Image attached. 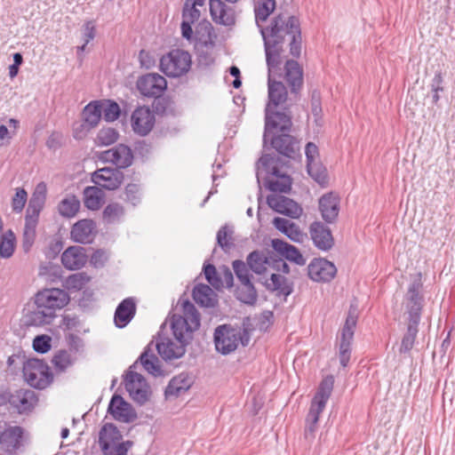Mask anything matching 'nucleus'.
<instances>
[{
    "mask_svg": "<svg viewBox=\"0 0 455 455\" xmlns=\"http://www.w3.org/2000/svg\"><path fill=\"white\" fill-rule=\"evenodd\" d=\"M264 41L267 65L274 70V64L283 63L286 42L290 52L299 57L301 50V31L299 20L295 16L278 15L266 27H259Z\"/></svg>",
    "mask_w": 455,
    "mask_h": 455,
    "instance_id": "nucleus-1",
    "label": "nucleus"
},
{
    "mask_svg": "<svg viewBox=\"0 0 455 455\" xmlns=\"http://www.w3.org/2000/svg\"><path fill=\"white\" fill-rule=\"evenodd\" d=\"M181 315H173L171 320V329L174 339L158 335L156 349L161 357L165 360L180 358L186 352V346L192 339L194 331L200 327V314L195 305L188 299L180 300Z\"/></svg>",
    "mask_w": 455,
    "mask_h": 455,
    "instance_id": "nucleus-2",
    "label": "nucleus"
},
{
    "mask_svg": "<svg viewBox=\"0 0 455 455\" xmlns=\"http://www.w3.org/2000/svg\"><path fill=\"white\" fill-rule=\"evenodd\" d=\"M57 310V288L51 287L38 291L34 297V304L25 309L23 315L27 326H43L51 323Z\"/></svg>",
    "mask_w": 455,
    "mask_h": 455,
    "instance_id": "nucleus-3",
    "label": "nucleus"
},
{
    "mask_svg": "<svg viewBox=\"0 0 455 455\" xmlns=\"http://www.w3.org/2000/svg\"><path fill=\"white\" fill-rule=\"evenodd\" d=\"M46 196L47 186L44 182H40L36 185L28 201L21 239V247L26 253L31 250L35 243L38 219L45 204Z\"/></svg>",
    "mask_w": 455,
    "mask_h": 455,
    "instance_id": "nucleus-4",
    "label": "nucleus"
},
{
    "mask_svg": "<svg viewBox=\"0 0 455 455\" xmlns=\"http://www.w3.org/2000/svg\"><path fill=\"white\" fill-rule=\"evenodd\" d=\"M99 445L104 455H127L133 443L124 441L119 429L114 424L107 423L100 430Z\"/></svg>",
    "mask_w": 455,
    "mask_h": 455,
    "instance_id": "nucleus-5",
    "label": "nucleus"
},
{
    "mask_svg": "<svg viewBox=\"0 0 455 455\" xmlns=\"http://www.w3.org/2000/svg\"><path fill=\"white\" fill-rule=\"evenodd\" d=\"M249 337L245 331L223 324L214 331V345L216 350L221 355H227L235 352L238 346H246Z\"/></svg>",
    "mask_w": 455,
    "mask_h": 455,
    "instance_id": "nucleus-6",
    "label": "nucleus"
},
{
    "mask_svg": "<svg viewBox=\"0 0 455 455\" xmlns=\"http://www.w3.org/2000/svg\"><path fill=\"white\" fill-rule=\"evenodd\" d=\"M356 308L350 307L345 323L337 336L338 357L342 367H347L352 353V342L357 323Z\"/></svg>",
    "mask_w": 455,
    "mask_h": 455,
    "instance_id": "nucleus-7",
    "label": "nucleus"
},
{
    "mask_svg": "<svg viewBox=\"0 0 455 455\" xmlns=\"http://www.w3.org/2000/svg\"><path fill=\"white\" fill-rule=\"evenodd\" d=\"M283 63L274 64V70H270V66H267V103L266 105L265 112L271 109H277L281 108L283 110H288L289 104L287 103L288 92L284 84L280 81H275V78L281 77L280 70Z\"/></svg>",
    "mask_w": 455,
    "mask_h": 455,
    "instance_id": "nucleus-8",
    "label": "nucleus"
},
{
    "mask_svg": "<svg viewBox=\"0 0 455 455\" xmlns=\"http://www.w3.org/2000/svg\"><path fill=\"white\" fill-rule=\"evenodd\" d=\"M23 377L26 382L36 389L46 388L53 380V374L44 360L28 358L23 363Z\"/></svg>",
    "mask_w": 455,
    "mask_h": 455,
    "instance_id": "nucleus-9",
    "label": "nucleus"
},
{
    "mask_svg": "<svg viewBox=\"0 0 455 455\" xmlns=\"http://www.w3.org/2000/svg\"><path fill=\"white\" fill-rule=\"evenodd\" d=\"M190 54L180 49H174L163 55L159 61L160 70L169 77H180L191 68Z\"/></svg>",
    "mask_w": 455,
    "mask_h": 455,
    "instance_id": "nucleus-10",
    "label": "nucleus"
},
{
    "mask_svg": "<svg viewBox=\"0 0 455 455\" xmlns=\"http://www.w3.org/2000/svg\"><path fill=\"white\" fill-rule=\"evenodd\" d=\"M250 268L258 275L267 274L270 270L289 273V266L283 259L272 255H266L262 251H254L247 257Z\"/></svg>",
    "mask_w": 455,
    "mask_h": 455,
    "instance_id": "nucleus-11",
    "label": "nucleus"
},
{
    "mask_svg": "<svg viewBox=\"0 0 455 455\" xmlns=\"http://www.w3.org/2000/svg\"><path fill=\"white\" fill-rule=\"evenodd\" d=\"M422 275L418 273L408 286L404 305L409 319L420 321L424 306Z\"/></svg>",
    "mask_w": 455,
    "mask_h": 455,
    "instance_id": "nucleus-12",
    "label": "nucleus"
},
{
    "mask_svg": "<svg viewBox=\"0 0 455 455\" xmlns=\"http://www.w3.org/2000/svg\"><path fill=\"white\" fill-rule=\"evenodd\" d=\"M124 387L131 398L138 404H145L150 398V387L145 378L132 371H129L124 378Z\"/></svg>",
    "mask_w": 455,
    "mask_h": 455,
    "instance_id": "nucleus-13",
    "label": "nucleus"
},
{
    "mask_svg": "<svg viewBox=\"0 0 455 455\" xmlns=\"http://www.w3.org/2000/svg\"><path fill=\"white\" fill-rule=\"evenodd\" d=\"M205 0H186L182 11L181 35L188 41L192 42V25L199 21Z\"/></svg>",
    "mask_w": 455,
    "mask_h": 455,
    "instance_id": "nucleus-14",
    "label": "nucleus"
},
{
    "mask_svg": "<svg viewBox=\"0 0 455 455\" xmlns=\"http://www.w3.org/2000/svg\"><path fill=\"white\" fill-rule=\"evenodd\" d=\"M334 379L329 375L325 377L320 383L316 393L313 396L308 413L307 417H310L314 420H319L321 413L324 411L326 403L332 393Z\"/></svg>",
    "mask_w": 455,
    "mask_h": 455,
    "instance_id": "nucleus-15",
    "label": "nucleus"
},
{
    "mask_svg": "<svg viewBox=\"0 0 455 455\" xmlns=\"http://www.w3.org/2000/svg\"><path fill=\"white\" fill-rule=\"evenodd\" d=\"M136 87L143 96L159 97L165 91L167 82L161 75L149 73L138 78Z\"/></svg>",
    "mask_w": 455,
    "mask_h": 455,
    "instance_id": "nucleus-16",
    "label": "nucleus"
},
{
    "mask_svg": "<svg viewBox=\"0 0 455 455\" xmlns=\"http://www.w3.org/2000/svg\"><path fill=\"white\" fill-rule=\"evenodd\" d=\"M45 260L39 267V276L47 283H52L57 280V264L53 260L57 258V238L52 237L48 246L44 251Z\"/></svg>",
    "mask_w": 455,
    "mask_h": 455,
    "instance_id": "nucleus-17",
    "label": "nucleus"
},
{
    "mask_svg": "<svg viewBox=\"0 0 455 455\" xmlns=\"http://www.w3.org/2000/svg\"><path fill=\"white\" fill-rule=\"evenodd\" d=\"M307 274L311 280L318 283L331 282L337 274L335 265L323 258L314 259L307 266Z\"/></svg>",
    "mask_w": 455,
    "mask_h": 455,
    "instance_id": "nucleus-18",
    "label": "nucleus"
},
{
    "mask_svg": "<svg viewBox=\"0 0 455 455\" xmlns=\"http://www.w3.org/2000/svg\"><path fill=\"white\" fill-rule=\"evenodd\" d=\"M280 74L290 87L291 95L297 96L303 86V69L300 65L296 60H288Z\"/></svg>",
    "mask_w": 455,
    "mask_h": 455,
    "instance_id": "nucleus-19",
    "label": "nucleus"
},
{
    "mask_svg": "<svg viewBox=\"0 0 455 455\" xmlns=\"http://www.w3.org/2000/svg\"><path fill=\"white\" fill-rule=\"evenodd\" d=\"M291 124V117L287 110L277 111V109H271L268 112H265L264 141L267 142L269 132L272 130L278 129L281 132H288Z\"/></svg>",
    "mask_w": 455,
    "mask_h": 455,
    "instance_id": "nucleus-20",
    "label": "nucleus"
},
{
    "mask_svg": "<svg viewBox=\"0 0 455 455\" xmlns=\"http://www.w3.org/2000/svg\"><path fill=\"white\" fill-rule=\"evenodd\" d=\"M131 122L135 133L146 136L154 127L155 115L148 107H139L133 111Z\"/></svg>",
    "mask_w": 455,
    "mask_h": 455,
    "instance_id": "nucleus-21",
    "label": "nucleus"
},
{
    "mask_svg": "<svg viewBox=\"0 0 455 455\" xmlns=\"http://www.w3.org/2000/svg\"><path fill=\"white\" fill-rule=\"evenodd\" d=\"M92 180L97 186L105 189L114 190L120 187L124 174L118 169L102 168L93 172Z\"/></svg>",
    "mask_w": 455,
    "mask_h": 455,
    "instance_id": "nucleus-22",
    "label": "nucleus"
},
{
    "mask_svg": "<svg viewBox=\"0 0 455 455\" xmlns=\"http://www.w3.org/2000/svg\"><path fill=\"white\" fill-rule=\"evenodd\" d=\"M210 14L212 20L219 25L232 27L235 24V12L233 7L222 0H209Z\"/></svg>",
    "mask_w": 455,
    "mask_h": 455,
    "instance_id": "nucleus-23",
    "label": "nucleus"
},
{
    "mask_svg": "<svg viewBox=\"0 0 455 455\" xmlns=\"http://www.w3.org/2000/svg\"><path fill=\"white\" fill-rule=\"evenodd\" d=\"M267 204L276 212L291 218H299L302 213V208L295 201L282 195L268 196Z\"/></svg>",
    "mask_w": 455,
    "mask_h": 455,
    "instance_id": "nucleus-24",
    "label": "nucleus"
},
{
    "mask_svg": "<svg viewBox=\"0 0 455 455\" xmlns=\"http://www.w3.org/2000/svg\"><path fill=\"white\" fill-rule=\"evenodd\" d=\"M108 411L116 420L124 423L132 422L137 418V414L132 405L117 395H113L111 398Z\"/></svg>",
    "mask_w": 455,
    "mask_h": 455,
    "instance_id": "nucleus-25",
    "label": "nucleus"
},
{
    "mask_svg": "<svg viewBox=\"0 0 455 455\" xmlns=\"http://www.w3.org/2000/svg\"><path fill=\"white\" fill-rule=\"evenodd\" d=\"M101 158L105 162H110L118 168H126L132 163V152L131 148L124 144H119L115 148L106 150L102 153Z\"/></svg>",
    "mask_w": 455,
    "mask_h": 455,
    "instance_id": "nucleus-26",
    "label": "nucleus"
},
{
    "mask_svg": "<svg viewBox=\"0 0 455 455\" xmlns=\"http://www.w3.org/2000/svg\"><path fill=\"white\" fill-rule=\"evenodd\" d=\"M23 429L20 427H5L1 425L0 446L5 451L12 453L20 448L22 442Z\"/></svg>",
    "mask_w": 455,
    "mask_h": 455,
    "instance_id": "nucleus-27",
    "label": "nucleus"
},
{
    "mask_svg": "<svg viewBox=\"0 0 455 455\" xmlns=\"http://www.w3.org/2000/svg\"><path fill=\"white\" fill-rule=\"evenodd\" d=\"M37 396L33 390L19 389L12 395L11 407L19 413H24L31 411L37 403Z\"/></svg>",
    "mask_w": 455,
    "mask_h": 455,
    "instance_id": "nucleus-28",
    "label": "nucleus"
},
{
    "mask_svg": "<svg viewBox=\"0 0 455 455\" xmlns=\"http://www.w3.org/2000/svg\"><path fill=\"white\" fill-rule=\"evenodd\" d=\"M309 231L314 244L319 250L326 251L333 246L334 241L331 232L330 228L323 223H312Z\"/></svg>",
    "mask_w": 455,
    "mask_h": 455,
    "instance_id": "nucleus-29",
    "label": "nucleus"
},
{
    "mask_svg": "<svg viewBox=\"0 0 455 455\" xmlns=\"http://www.w3.org/2000/svg\"><path fill=\"white\" fill-rule=\"evenodd\" d=\"M193 378L186 372L174 376L165 388L164 395L167 399L178 397L186 393L193 385Z\"/></svg>",
    "mask_w": 455,
    "mask_h": 455,
    "instance_id": "nucleus-30",
    "label": "nucleus"
},
{
    "mask_svg": "<svg viewBox=\"0 0 455 455\" xmlns=\"http://www.w3.org/2000/svg\"><path fill=\"white\" fill-rule=\"evenodd\" d=\"M319 210L323 219L331 223L339 212V197L333 193H327L319 199Z\"/></svg>",
    "mask_w": 455,
    "mask_h": 455,
    "instance_id": "nucleus-31",
    "label": "nucleus"
},
{
    "mask_svg": "<svg viewBox=\"0 0 455 455\" xmlns=\"http://www.w3.org/2000/svg\"><path fill=\"white\" fill-rule=\"evenodd\" d=\"M136 304L132 298L124 299L116 307L114 322L116 327H125L134 317Z\"/></svg>",
    "mask_w": 455,
    "mask_h": 455,
    "instance_id": "nucleus-32",
    "label": "nucleus"
},
{
    "mask_svg": "<svg viewBox=\"0 0 455 455\" xmlns=\"http://www.w3.org/2000/svg\"><path fill=\"white\" fill-rule=\"evenodd\" d=\"M86 261L87 256L84 253V249L80 246L69 247L61 255L63 266L70 270L81 268Z\"/></svg>",
    "mask_w": 455,
    "mask_h": 455,
    "instance_id": "nucleus-33",
    "label": "nucleus"
},
{
    "mask_svg": "<svg viewBox=\"0 0 455 455\" xmlns=\"http://www.w3.org/2000/svg\"><path fill=\"white\" fill-rule=\"evenodd\" d=\"M273 224L276 229L284 234L291 241L300 243L304 242L306 235L294 222L283 218L276 217L274 219Z\"/></svg>",
    "mask_w": 455,
    "mask_h": 455,
    "instance_id": "nucleus-34",
    "label": "nucleus"
},
{
    "mask_svg": "<svg viewBox=\"0 0 455 455\" xmlns=\"http://www.w3.org/2000/svg\"><path fill=\"white\" fill-rule=\"evenodd\" d=\"M271 244L273 249L286 259L300 266L305 264L304 257L295 246L281 239H273Z\"/></svg>",
    "mask_w": 455,
    "mask_h": 455,
    "instance_id": "nucleus-35",
    "label": "nucleus"
},
{
    "mask_svg": "<svg viewBox=\"0 0 455 455\" xmlns=\"http://www.w3.org/2000/svg\"><path fill=\"white\" fill-rule=\"evenodd\" d=\"M95 223L92 220H82L73 226L71 236L77 243H86L92 241Z\"/></svg>",
    "mask_w": 455,
    "mask_h": 455,
    "instance_id": "nucleus-36",
    "label": "nucleus"
},
{
    "mask_svg": "<svg viewBox=\"0 0 455 455\" xmlns=\"http://www.w3.org/2000/svg\"><path fill=\"white\" fill-rule=\"evenodd\" d=\"M204 272L208 283L217 290L223 287L224 283L228 287H231L233 285V275L228 267L223 270L224 282L220 277H219L215 267L212 264L205 265L204 267Z\"/></svg>",
    "mask_w": 455,
    "mask_h": 455,
    "instance_id": "nucleus-37",
    "label": "nucleus"
},
{
    "mask_svg": "<svg viewBox=\"0 0 455 455\" xmlns=\"http://www.w3.org/2000/svg\"><path fill=\"white\" fill-rule=\"evenodd\" d=\"M272 147L280 154L293 157L298 150L295 139L289 134H282L271 139Z\"/></svg>",
    "mask_w": 455,
    "mask_h": 455,
    "instance_id": "nucleus-38",
    "label": "nucleus"
},
{
    "mask_svg": "<svg viewBox=\"0 0 455 455\" xmlns=\"http://www.w3.org/2000/svg\"><path fill=\"white\" fill-rule=\"evenodd\" d=\"M102 101L93 100L87 104L83 110V120L88 128L95 127L102 116Z\"/></svg>",
    "mask_w": 455,
    "mask_h": 455,
    "instance_id": "nucleus-39",
    "label": "nucleus"
},
{
    "mask_svg": "<svg viewBox=\"0 0 455 455\" xmlns=\"http://www.w3.org/2000/svg\"><path fill=\"white\" fill-rule=\"evenodd\" d=\"M276 272L275 270H270L267 273L270 275V278L266 279L264 284L267 290L287 296L291 292V288L287 283L286 278Z\"/></svg>",
    "mask_w": 455,
    "mask_h": 455,
    "instance_id": "nucleus-40",
    "label": "nucleus"
},
{
    "mask_svg": "<svg viewBox=\"0 0 455 455\" xmlns=\"http://www.w3.org/2000/svg\"><path fill=\"white\" fill-rule=\"evenodd\" d=\"M193 298L197 304L205 307H213L215 304V293L206 284L196 285L193 290Z\"/></svg>",
    "mask_w": 455,
    "mask_h": 455,
    "instance_id": "nucleus-41",
    "label": "nucleus"
},
{
    "mask_svg": "<svg viewBox=\"0 0 455 455\" xmlns=\"http://www.w3.org/2000/svg\"><path fill=\"white\" fill-rule=\"evenodd\" d=\"M104 193L98 187H87L84 190V204L92 211L99 210L103 203Z\"/></svg>",
    "mask_w": 455,
    "mask_h": 455,
    "instance_id": "nucleus-42",
    "label": "nucleus"
},
{
    "mask_svg": "<svg viewBox=\"0 0 455 455\" xmlns=\"http://www.w3.org/2000/svg\"><path fill=\"white\" fill-rule=\"evenodd\" d=\"M139 359L145 371L149 374L155 377L162 375L163 371L159 359L154 353L149 350H145Z\"/></svg>",
    "mask_w": 455,
    "mask_h": 455,
    "instance_id": "nucleus-43",
    "label": "nucleus"
},
{
    "mask_svg": "<svg viewBox=\"0 0 455 455\" xmlns=\"http://www.w3.org/2000/svg\"><path fill=\"white\" fill-rule=\"evenodd\" d=\"M272 174L276 178L275 180H269L267 188L272 192L287 193L291 188V180L286 174H281L276 168H273Z\"/></svg>",
    "mask_w": 455,
    "mask_h": 455,
    "instance_id": "nucleus-44",
    "label": "nucleus"
},
{
    "mask_svg": "<svg viewBox=\"0 0 455 455\" xmlns=\"http://www.w3.org/2000/svg\"><path fill=\"white\" fill-rule=\"evenodd\" d=\"M275 8V0H258L255 4V20L258 27L261 26L260 22L267 20L268 16L274 12Z\"/></svg>",
    "mask_w": 455,
    "mask_h": 455,
    "instance_id": "nucleus-45",
    "label": "nucleus"
},
{
    "mask_svg": "<svg viewBox=\"0 0 455 455\" xmlns=\"http://www.w3.org/2000/svg\"><path fill=\"white\" fill-rule=\"evenodd\" d=\"M419 321L409 319V323L407 327V331L404 334L400 347L401 353L409 352L414 345L415 339L418 333V326Z\"/></svg>",
    "mask_w": 455,
    "mask_h": 455,
    "instance_id": "nucleus-46",
    "label": "nucleus"
},
{
    "mask_svg": "<svg viewBox=\"0 0 455 455\" xmlns=\"http://www.w3.org/2000/svg\"><path fill=\"white\" fill-rule=\"evenodd\" d=\"M91 280V277L84 272L72 274L68 276L62 285L68 291H77L82 290Z\"/></svg>",
    "mask_w": 455,
    "mask_h": 455,
    "instance_id": "nucleus-47",
    "label": "nucleus"
},
{
    "mask_svg": "<svg viewBox=\"0 0 455 455\" xmlns=\"http://www.w3.org/2000/svg\"><path fill=\"white\" fill-rule=\"evenodd\" d=\"M16 244V236L12 229L7 230L0 240V257L9 259L13 255Z\"/></svg>",
    "mask_w": 455,
    "mask_h": 455,
    "instance_id": "nucleus-48",
    "label": "nucleus"
},
{
    "mask_svg": "<svg viewBox=\"0 0 455 455\" xmlns=\"http://www.w3.org/2000/svg\"><path fill=\"white\" fill-rule=\"evenodd\" d=\"M236 298L244 304L254 305L256 303L258 298L257 291L251 282L240 284L237 287Z\"/></svg>",
    "mask_w": 455,
    "mask_h": 455,
    "instance_id": "nucleus-49",
    "label": "nucleus"
},
{
    "mask_svg": "<svg viewBox=\"0 0 455 455\" xmlns=\"http://www.w3.org/2000/svg\"><path fill=\"white\" fill-rule=\"evenodd\" d=\"M96 36V25L94 20H87L82 28L83 44L76 47V54L78 58H82V54L86 45Z\"/></svg>",
    "mask_w": 455,
    "mask_h": 455,
    "instance_id": "nucleus-50",
    "label": "nucleus"
},
{
    "mask_svg": "<svg viewBox=\"0 0 455 455\" xmlns=\"http://www.w3.org/2000/svg\"><path fill=\"white\" fill-rule=\"evenodd\" d=\"M307 170L309 176L321 186L328 183L327 170L320 161L307 164Z\"/></svg>",
    "mask_w": 455,
    "mask_h": 455,
    "instance_id": "nucleus-51",
    "label": "nucleus"
},
{
    "mask_svg": "<svg viewBox=\"0 0 455 455\" xmlns=\"http://www.w3.org/2000/svg\"><path fill=\"white\" fill-rule=\"evenodd\" d=\"M79 208L80 201L75 196H70L61 201L59 212L65 217L72 218L77 213Z\"/></svg>",
    "mask_w": 455,
    "mask_h": 455,
    "instance_id": "nucleus-52",
    "label": "nucleus"
},
{
    "mask_svg": "<svg viewBox=\"0 0 455 455\" xmlns=\"http://www.w3.org/2000/svg\"><path fill=\"white\" fill-rule=\"evenodd\" d=\"M124 214V207L117 203H112L103 211V220L108 224L119 221Z\"/></svg>",
    "mask_w": 455,
    "mask_h": 455,
    "instance_id": "nucleus-53",
    "label": "nucleus"
},
{
    "mask_svg": "<svg viewBox=\"0 0 455 455\" xmlns=\"http://www.w3.org/2000/svg\"><path fill=\"white\" fill-rule=\"evenodd\" d=\"M118 139V132L114 128H102L96 137V143L100 146H109Z\"/></svg>",
    "mask_w": 455,
    "mask_h": 455,
    "instance_id": "nucleus-54",
    "label": "nucleus"
},
{
    "mask_svg": "<svg viewBox=\"0 0 455 455\" xmlns=\"http://www.w3.org/2000/svg\"><path fill=\"white\" fill-rule=\"evenodd\" d=\"M102 116L108 122L116 120L120 116V108L116 102L114 101H102Z\"/></svg>",
    "mask_w": 455,
    "mask_h": 455,
    "instance_id": "nucleus-55",
    "label": "nucleus"
},
{
    "mask_svg": "<svg viewBox=\"0 0 455 455\" xmlns=\"http://www.w3.org/2000/svg\"><path fill=\"white\" fill-rule=\"evenodd\" d=\"M233 230L227 226L222 227L217 234V242L219 245L225 251H228L233 245L232 243Z\"/></svg>",
    "mask_w": 455,
    "mask_h": 455,
    "instance_id": "nucleus-56",
    "label": "nucleus"
},
{
    "mask_svg": "<svg viewBox=\"0 0 455 455\" xmlns=\"http://www.w3.org/2000/svg\"><path fill=\"white\" fill-rule=\"evenodd\" d=\"M233 269L241 284L251 282V275L247 265L242 260L233 261Z\"/></svg>",
    "mask_w": 455,
    "mask_h": 455,
    "instance_id": "nucleus-57",
    "label": "nucleus"
},
{
    "mask_svg": "<svg viewBox=\"0 0 455 455\" xmlns=\"http://www.w3.org/2000/svg\"><path fill=\"white\" fill-rule=\"evenodd\" d=\"M28 200V193L23 188H16L15 195L12 199V211L20 213L22 212Z\"/></svg>",
    "mask_w": 455,
    "mask_h": 455,
    "instance_id": "nucleus-58",
    "label": "nucleus"
},
{
    "mask_svg": "<svg viewBox=\"0 0 455 455\" xmlns=\"http://www.w3.org/2000/svg\"><path fill=\"white\" fill-rule=\"evenodd\" d=\"M51 338L47 335H37L33 339V349L39 354H45L51 349Z\"/></svg>",
    "mask_w": 455,
    "mask_h": 455,
    "instance_id": "nucleus-59",
    "label": "nucleus"
},
{
    "mask_svg": "<svg viewBox=\"0 0 455 455\" xmlns=\"http://www.w3.org/2000/svg\"><path fill=\"white\" fill-rule=\"evenodd\" d=\"M126 201L130 202L133 206L140 202V188L136 184H128L125 188Z\"/></svg>",
    "mask_w": 455,
    "mask_h": 455,
    "instance_id": "nucleus-60",
    "label": "nucleus"
},
{
    "mask_svg": "<svg viewBox=\"0 0 455 455\" xmlns=\"http://www.w3.org/2000/svg\"><path fill=\"white\" fill-rule=\"evenodd\" d=\"M311 115L314 116L316 124L320 125L322 120V106L320 97L316 93H313L312 95Z\"/></svg>",
    "mask_w": 455,
    "mask_h": 455,
    "instance_id": "nucleus-61",
    "label": "nucleus"
},
{
    "mask_svg": "<svg viewBox=\"0 0 455 455\" xmlns=\"http://www.w3.org/2000/svg\"><path fill=\"white\" fill-rule=\"evenodd\" d=\"M25 362L26 359L24 355L13 354L7 359V367L12 373H15L20 370V366L23 367V363Z\"/></svg>",
    "mask_w": 455,
    "mask_h": 455,
    "instance_id": "nucleus-62",
    "label": "nucleus"
},
{
    "mask_svg": "<svg viewBox=\"0 0 455 455\" xmlns=\"http://www.w3.org/2000/svg\"><path fill=\"white\" fill-rule=\"evenodd\" d=\"M305 155L307 158V164L320 161L318 147L313 142H308L306 145Z\"/></svg>",
    "mask_w": 455,
    "mask_h": 455,
    "instance_id": "nucleus-63",
    "label": "nucleus"
},
{
    "mask_svg": "<svg viewBox=\"0 0 455 455\" xmlns=\"http://www.w3.org/2000/svg\"><path fill=\"white\" fill-rule=\"evenodd\" d=\"M318 421L314 420L310 417H306V426L304 431V436L308 441H313L315 437V432L318 428Z\"/></svg>",
    "mask_w": 455,
    "mask_h": 455,
    "instance_id": "nucleus-64",
    "label": "nucleus"
}]
</instances>
